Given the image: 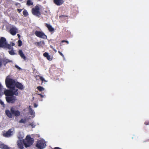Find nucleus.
Instances as JSON below:
<instances>
[{
    "label": "nucleus",
    "instance_id": "nucleus-1",
    "mask_svg": "<svg viewBox=\"0 0 149 149\" xmlns=\"http://www.w3.org/2000/svg\"><path fill=\"white\" fill-rule=\"evenodd\" d=\"M5 113L8 117L10 118L12 117L13 115L17 117L20 115V112L18 110H15V108L13 107H11L10 111L8 110H6Z\"/></svg>",
    "mask_w": 149,
    "mask_h": 149
},
{
    "label": "nucleus",
    "instance_id": "nucleus-2",
    "mask_svg": "<svg viewBox=\"0 0 149 149\" xmlns=\"http://www.w3.org/2000/svg\"><path fill=\"white\" fill-rule=\"evenodd\" d=\"M16 82L15 80L10 78V76H8L5 80V83L7 87L13 90H16L15 85Z\"/></svg>",
    "mask_w": 149,
    "mask_h": 149
},
{
    "label": "nucleus",
    "instance_id": "nucleus-3",
    "mask_svg": "<svg viewBox=\"0 0 149 149\" xmlns=\"http://www.w3.org/2000/svg\"><path fill=\"white\" fill-rule=\"evenodd\" d=\"M18 90L16 89V90H13L10 89V90H5L4 92V94L6 96H10L12 95L18 96L19 94L18 92Z\"/></svg>",
    "mask_w": 149,
    "mask_h": 149
},
{
    "label": "nucleus",
    "instance_id": "nucleus-4",
    "mask_svg": "<svg viewBox=\"0 0 149 149\" xmlns=\"http://www.w3.org/2000/svg\"><path fill=\"white\" fill-rule=\"evenodd\" d=\"M11 45L7 44L6 39L1 37L0 39V47H2L8 49H11Z\"/></svg>",
    "mask_w": 149,
    "mask_h": 149
},
{
    "label": "nucleus",
    "instance_id": "nucleus-5",
    "mask_svg": "<svg viewBox=\"0 0 149 149\" xmlns=\"http://www.w3.org/2000/svg\"><path fill=\"white\" fill-rule=\"evenodd\" d=\"M34 140L31 138L30 136L27 135L26 137L25 141H24V144L26 148L30 146L33 144Z\"/></svg>",
    "mask_w": 149,
    "mask_h": 149
},
{
    "label": "nucleus",
    "instance_id": "nucleus-6",
    "mask_svg": "<svg viewBox=\"0 0 149 149\" xmlns=\"http://www.w3.org/2000/svg\"><path fill=\"white\" fill-rule=\"evenodd\" d=\"M31 12L32 14L33 15L38 17H40L41 15L38 5H36L34 8H32L31 10Z\"/></svg>",
    "mask_w": 149,
    "mask_h": 149
},
{
    "label": "nucleus",
    "instance_id": "nucleus-7",
    "mask_svg": "<svg viewBox=\"0 0 149 149\" xmlns=\"http://www.w3.org/2000/svg\"><path fill=\"white\" fill-rule=\"evenodd\" d=\"M14 131V129L13 127L7 131H4L3 132V135L5 137H10L13 134Z\"/></svg>",
    "mask_w": 149,
    "mask_h": 149
},
{
    "label": "nucleus",
    "instance_id": "nucleus-8",
    "mask_svg": "<svg viewBox=\"0 0 149 149\" xmlns=\"http://www.w3.org/2000/svg\"><path fill=\"white\" fill-rule=\"evenodd\" d=\"M46 145L45 141L40 140L37 141L36 147L39 149H42L45 148Z\"/></svg>",
    "mask_w": 149,
    "mask_h": 149
},
{
    "label": "nucleus",
    "instance_id": "nucleus-9",
    "mask_svg": "<svg viewBox=\"0 0 149 149\" xmlns=\"http://www.w3.org/2000/svg\"><path fill=\"white\" fill-rule=\"evenodd\" d=\"M6 99L7 102L9 103L13 104L17 100V97L14 96L12 95L10 96H6Z\"/></svg>",
    "mask_w": 149,
    "mask_h": 149
},
{
    "label": "nucleus",
    "instance_id": "nucleus-10",
    "mask_svg": "<svg viewBox=\"0 0 149 149\" xmlns=\"http://www.w3.org/2000/svg\"><path fill=\"white\" fill-rule=\"evenodd\" d=\"M35 34L37 37L44 39L47 38V36L45 33L42 31H36L35 32Z\"/></svg>",
    "mask_w": 149,
    "mask_h": 149
},
{
    "label": "nucleus",
    "instance_id": "nucleus-11",
    "mask_svg": "<svg viewBox=\"0 0 149 149\" xmlns=\"http://www.w3.org/2000/svg\"><path fill=\"white\" fill-rule=\"evenodd\" d=\"M18 30L16 27L11 28L9 30V32L13 36H15L18 33Z\"/></svg>",
    "mask_w": 149,
    "mask_h": 149
},
{
    "label": "nucleus",
    "instance_id": "nucleus-12",
    "mask_svg": "<svg viewBox=\"0 0 149 149\" xmlns=\"http://www.w3.org/2000/svg\"><path fill=\"white\" fill-rule=\"evenodd\" d=\"M15 87L21 90H22L24 88V86L21 83L18 82H16L15 85Z\"/></svg>",
    "mask_w": 149,
    "mask_h": 149
},
{
    "label": "nucleus",
    "instance_id": "nucleus-13",
    "mask_svg": "<svg viewBox=\"0 0 149 149\" xmlns=\"http://www.w3.org/2000/svg\"><path fill=\"white\" fill-rule=\"evenodd\" d=\"M43 56L45 57H46L47 59L49 61H51L53 58L52 56H51L49 55L47 52H45L43 54Z\"/></svg>",
    "mask_w": 149,
    "mask_h": 149
},
{
    "label": "nucleus",
    "instance_id": "nucleus-14",
    "mask_svg": "<svg viewBox=\"0 0 149 149\" xmlns=\"http://www.w3.org/2000/svg\"><path fill=\"white\" fill-rule=\"evenodd\" d=\"M53 2L57 6L61 5L64 2L63 0H54Z\"/></svg>",
    "mask_w": 149,
    "mask_h": 149
},
{
    "label": "nucleus",
    "instance_id": "nucleus-15",
    "mask_svg": "<svg viewBox=\"0 0 149 149\" xmlns=\"http://www.w3.org/2000/svg\"><path fill=\"white\" fill-rule=\"evenodd\" d=\"M18 54L24 60H26V57L23 53L22 50L19 49V50Z\"/></svg>",
    "mask_w": 149,
    "mask_h": 149
},
{
    "label": "nucleus",
    "instance_id": "nucleus-16",
    "mask_svg": "<svg viewBox=\"0 0 149 149\" xmlns=\"http://www.w3.org/2000/svg\"><path fill=\"white\" fill-rule=\"evenodd\" d=\"M45 26L47 28L50 32H52L54 31V29L49 24L47 23L45 24Z\"/></svg>",
    "mask_w": 149,
    "mask_h": 149
},
{
    "label": "nucleus",
    "instance_id": "nucleus-17",
    "mask_svg": "<svg viewBox=\"0 0 149 149\" xmlns=\"http://www.w3.org/2000/svg\"><path fill=\"white\" fill-rule=\"evenodd\" d=\"M11 49H11L10 50L8 51V52L10 55H14L15 54V53L13 49V47L11 45Z\"/></svg>",
    "mask_w": 149,
    "mask_h": 149
},
{
    "label": "nucleus",
    "instance_id": "nucleus-18",
    "mask_svg": "<svg viewBox=\"0 0 149 149\" xmlns=\"http://www.w3.org/2000/svg\"><path fill=\"white\" fill-rule=\"evenodd\" d=\"M29 113L31 115H33L35 113V112H34L33 111V110L31 108V106H29Z\"/></svg>",
    "mask_w": 149,
    "mask_h": 149
},
{
    "label": "nucleus",
    "instance_id": "nucleus-19",
    "mask_svg": "<svg viewBox=\"0 0 149 149\" xmlns=\"http://www.w3.org/2000/svg\"><path fill=\"white\" fill-rule=\"evenodd\" d=\"M12 62L11 61H10L8 59H4L3 61V63L5 65H6L7 63H8L11 62Z\"/></svg>",
    "mask_w": 149,
    "mask_h": 149
},
{
    "label": "nucleus",
    "instance_id": "nucleus-20",
    "mask_svg": "<svg viewBox=\"0 0 149 149\" xmlns=\"http://www.w3.org/2000/svg\"><path fill=\"white\" fill-rule=\"evenodd\" d=\"M26 4L28 6H30L33 5V3L31 0H27Z\"/></svg>",
    "mask_w": 149,
    "mask_h": 149
},
{
    "label": "nucleus",
    "instance_id": "nucleus-21",
    "mask_svg": "<svg viewBox=\"0 0 149 149\" xmlns=\"http://www.w3.org/2000/svg\"><path fill=\"white\" fill-rule=\"evenodd\" d=\"M1 148L3 149H10V148L4 144L1 145Z\"/></svg>",
    "mask_w": 149,
    "mask_h": 149
},
{
    "label": "nucleus",
    "instance_id": "nucleus-22",
    "mask_svg": "<svg viewBox=\"0 0 149 149\" xmlns=\"http://www.w3.org/2000/svg\"><path fill=\"white\" fill-rule=\"evenodd\" d=\"M36 77H39V79H40L42 81V82H43V81L44 82H46L47 81L45 80L41 76H40L39 75H37L36 76Z\"/></svg>",
    "mask_w": 149,
    "mask_h": 149
},
{
    "label": "nucleus",
    "instance_id": "nucleus-23",
    "mask_svg": "<svg viewBox=\"0 0 149 149\" xmlns=\"http://www.w3.org/2000/svg\"><path fill=\"white\" fill-rule=\"evenodd\" d=\"M36 77H39V79H40L42 81V82H43V81L44 82H46L47 81L45 80L41 76H40L39 75H37L36 76Z\"/></svg>",
    "mask_w": 149,
    "mask_h": 149
},
{
    "label": "nucleus",
    "instance_id": "nucleus-24",
    "mask_svg": "<svg viewBox=\"0 0 149 149\" xmlns=\"http://www.w3.org/2000/svg\"><path fill=\"white\" fill-rule=\"evenodd\" d=\"M23 14L25 17H26L28 15V13L26 10H24L23 11Z\"/></svg>",
    "mask_w": 149,
    "mask_h": 149
},
{
    "label": "nucleus",
    "instance_id": "nucleus-25",
    "mask_svg": "<svg viewBox=\"0 0 149 149\" xmlns=\"http://www.w3.org/2000/svg\"><path fill=\"white\" fill-rule=\"evenodd\" d=\"M37 88L40 91H42L45 90V89L41 86H38L37 87Z\"/></svg>",
    "mask_w": 149,
    "mask_h": 149
},
{
    "label": "nucleus",
    "instance_id": "nucleus-26",
    "mask_svg": "<svg viewBox=\"0 0 149 149\" xmlns=\"http://www.w3.org/2000/svg\"><path fill=\"white\" fill-rule=\"evenodd\" d=\"M26 118L22 119L19 121V123H26Z\"/></svg>",
    "mask_w": 149,
    "mask_h": 149
},
{
    "label": "nucleus",
    "instance_id": "nucleus-27",
    "mask_svg": "<svg viewBox=\"0 0 149 149\" xmlns=\"http://www.w3.org/2000/svg\"><path fill=\"white\" fill-rule=\"evenodd\" d=\"M41 41H40L39 42H36L34 43V44L37 46H41Z\"/></svg>",
    "mask_w": 149,
    "mask_h": 149
},
{
    "label": "nucleus",
    "instance_id": "nucleus-28",
    "mask_svg": "<svg viewBox=\"0 0 149 149\" xmlns=\"http://www.w3.org/2000/svg\"><path fill=\"white\" fill-rule=\"evenodd\" d=\"M29 126L30 125L32 128H34L36 126L34 123L33 122L29 124Z\"/></svg>",
    "mask_w": 149,
    "mask_h": 149
},
{
    "label": "nucleus",
    "instance_id": "nucleus-29",
    "mask_svg": "<svg viewBox=\"0 0 149 149\" xmlns=\"http://www.w3.org/2000/svg\"><path fill=\"white\" fill-rule=\"evenodd\" d=\"M18 147L19 148L21 149H22L24 147L22 144V143H18L17 144Z\"/></svg>",
    "mask_w": 149,
    "mask_h": 149
},
{
    "label": "nucleus",
    "instance_id": "nucleus-30",
    "mask_svg": "<svg viewBox=\"0 0 149 149\" xmlns=\"http://www.w3.org/2000/svg\"><path fill=\"white\" fill-rule=\"evenodd\" d=\"M2 86L0 83V95H1L3 94V93L2 92Z\"/></svg>",
    "mask_w": 149,
    "mask_h": 149
},
{
    "label": "nucleus",
    "instance_id": "nucleus-31",
    "mask_svg": "<svg viewBox=\"0 0 149 149\" xmlns=\"http://www.w3.org/2000/svg\"><path fill=\"white\" fill-rule=\"evenodd\" d=\"M68 16L67 15H62L59 16V18L60 19H65V17H68Z\"/></svg>",
    "mask_w": 149,
    "mask_h": 149
},
{
    "label": "nucleus",
    "instance_id": "nucleus-32",
    "mask_svg": "<svg viewBox=\"0 0 149 149\" xmlns=\"http://www.w3.org/2000/svg\"><path fill=\"white\" fill-rule=\"evenodd\" d=\"M18 45L19 46H21L22 45V42L21 40H19L18 41Z\"/></svg>",
    "mask_w": 149,
    "mask_h": 149
},
{
    "label": "nucleus",
    "instance_id": "nucleus-33",
    "mask_svg": "<svg viewBox=\"0 0 149 149\" xmlns=\"http://www.w3.org/2000/svg\"><path fill=\"white\" fill-rule=\"evenodd\" d=\"M58 53L59 54H60V55H61L63 57V58H64V55L61 52L59 51H58Z\"/></svg>",
    "mask_w": 149,
    "mask_h": 149
},
{
    "label": "nucleus",
    "instance_id": "nucleus-34",
    "mask_svg": "<svg viewBox=\"0 0 149 149\" xmlns=\"http://www.w3.org/2000/svg\"><path fill=\"white\" fill-rule=\"evenodd\" d=\"M64 42L66 43L67 44H69L68 41L67 40H62L61 42H62V43Z\"/></svg>",
    "mask_w": 149,
    "mask_h": 149
},
{
    "label": "nucleus",
    "instance_id": "nucleus-35",
    "mask_svg": "<svg viewBox=\"0 0 149 149\" xmlns=\"http://www.w3.org/2000/svg\"><path fill=\"white\" fill-rule=\"evenodd\" d=\"M144 124L146 125H149V121H146L144 123Z\"/></svg>",
    "mask_w": 149,
    "mask_h": 149
},
{
    "label": "nucleus",
    "instance_id": "nucleus-36",
    "mask_svg": "<svg viewBox=\"0 0 149 149\" xmlns=\"http://www.w3.org/2000/svg\"><path fill=\"white\" fill-rule=\"evenodd\" d=\"M0 103L3 106H4V104L3 102L0 99Z\"/></svg>",
    "mask_w": 149,
    "mask_h": 149
},
{
    "label": "nucleus",
    "instance_id": "nucleus-37",
    "mask_svg": "<svg viewBox=\"0 0 149 149\" xmlns=\"http://www.w3.org/2000/svg\"><path fill=\"white\" fill-rule=\"evenodd\" d=\"M15 67L19 69V70H20L21 69V68L19 67L17 65H15Z\"/></svg>",
    "mask_w": 149,
    "mask_h": 149
},
{
    "label": "nucleus",
    "instance_id": "nucleus-38",
    "mask_svg": "<svg viewBox=\"0 0 149 149\" xmlns=\"http://www.w3.org/2000/svg\"><path fill=\"white\" fill-rule=\"evenodd\" d=\"M22 9H17V10L19 13H20L22 11Z\"/></svg>",
    "mask_w": 149,
    "mask_h": 149
},
{
    "label": "nucleus",
    "instance_id": "nucleus-39",
    "mask_svg": "<svg viewBox=\"0 0 149 149\" xmlns=\"http://www.w3.org/2000/svg\"><path fill=\"white\" fill-rule=\"evenodd\" d=\"M34 107L36 108L37 107L38 105L36 103H34Z\"/></svg>",
    "mask_w": 149,
    "mask_h": 149
},
{
    "label": "nucleus",
    "instance_id": "nucleus-40",
    "mask_svg": "<svg viewBox=\"0 0 149 149\" xmlns=\"http://www.w3.org/2000/svg\"><path fill=\"white\" fill-rule=\"evenodd\" d=\"M12 46H14L15 45L14 43L13 42H12L11 43V45Z\"/></svg>",
    "mask_w": 149,
    "mask_h": 149
},
{
    "label": "nucleus",
    "instance_id": "nucleus-41",
    "mask_svg": "<svg viewBox=\"0 0 149 149\" xmlns=\"http://www.w3.org/2000/svg\"><path fill=\"white\" fill-rule=\"evenodd\" d=\"M38 95H40V97H44V96L42 95V94H38Z\"/></svg>",
    "mask_w": 149,
    "mask_h": 149
},
{
    "label": "nucleus",
    "instance_id": "nucleus-42",
    "mask_svg": "<svg viewBox=\"0 0 149 149\" xmlns=\"http://www.w3.org/2000/svg\"><path fill=\"white\" fill-rule=\"evenodd\" d=\"M17 36L18 37V38L20 39V36L19 34H17Z\"/></svg>",
    "mask_w": 149,
    "mask_h": 149
},
{
    "label": "nucleus",
    "instance_id": "nucleus-43",
    "mask_svg": "<svg viewBox=\"0 0 149 149\" xmlns=\"http://www.w3.org/2000/svg\"><path fill=\"white\" fill-rule=\"evenodd\" d=\"M1 65H2V61L1 60H0V67L1 66Z\"/></svg>",
    "mask_w": 149,
    "mask_h": 149
},
{
    "label": "nucleus",
    "instance_id": "nucleus-44",
    "mask_svg": "<svg viewBox=\"0 0 149 149\" xmlns=\"http://www.w3.org/2000/svg\"><path fill=\"white\" fill-rule=\"evenodd\" d=\"M19 4H20L19 3H17L15 4V5L16 6H17V5H19Z\"/></svg>",
    "mask_w": 149,
    "mask_h": 149
},
{
    "label": "nucleus",
    "instance_id": "nucleus-45",
    "mask_svg": "<svg viewBox=\"0 0 149 149\" xmlns=\"http://www.w3.org/2000/svg\"><path fill=\"white\" fill-rule=\"evenodd\" d=\"M2 1V0H0V4L1 3Z\"/></svg>",
    "mask_w": 149,
    "mask_h": 149
},
{
    "label": "nucleus",
    "instance_id": "nucleus-46",
    "mask_svg": "<svg viewBox=\"0 0 149 149\" xmlns=\"http://www.w3.org/2000/svg\"><path fill=\"white\" fill-rule=\"evenodd\" d=\"M54 51L55 52H56V50H54Z\"/></svg>",
    "mask_w": 149,
    "mask_h": 149
}]
</instances>
